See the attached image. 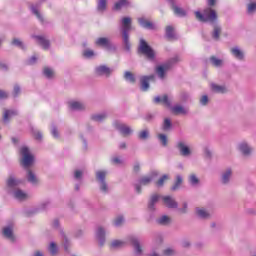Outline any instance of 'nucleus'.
Returning <instances> with one entry per match:
<instances>
[{
  "instance_id": "nucleus-13",
  "label": "nucleus",
  "mask_w": 256,
  "mask_h": 256,
  "mask_svg": "<svg viewBox=\"0 0 256 256\" xmlns=\"http://www.w3.org/2000/svg\"><path fill=\"white\" fill-rule=\"evenodd\" d=\"M138 23L141 27H144V29H155L153 22L146 20L145 18H139Z\"/></svg>"
},
{
  "instance_id": "nucleus-5",
  "label": "nucleus",
  "mask_w": 256,
  "mask_h": 256,
  "mask_svg": "<svg viewBox=\"0 0 256 256\" xmlns=\"http://www.w3.org/2000/svg\"><path fill=\"white\" fill-rule=\"evenodd\" d=\"M171 69V62L156 67V73L160 79H165V73Z\"/></svg>"
},
{
  "instance_id": "nucleus-16",
  "label": "nucleus",
  "mask_w": 256,
  "mask_h": 256,
  "mask_svg": "<svg viewBox=\"0 0 256 256\" xmlns=\"http://www.w3.org/2000/svg\"><path fill=\"white\" fill-rule=\"evenodd\" d=\"M129 5V1L127 0H119L114 4V11H121L123 7H127Z\"/></svg>"
},
{
  "instance_id": "nucleus-48",
  "label": "nucleus",
  "mask_w": 256,
  "mask_h": 256,
  "mask_svg": "<svg viewBox=\"0 0 256 256\" xmlns=\"http://www.w3.org/2000/svg\"><path fill=\"white\" fill-rule=\"evenodd\" d=\"M49 251H50L51 255H55L57 253V244L52 242L50 244Z\"/></svg>"
},
{
  "instance_id": "nucleus-20",
  "label": "nucleus",
  "mask_w": 256,
  "mask_h": 256,
  "mask_svg": "<svg viewBox=\"0 0 256 256\" xmlns=\"http://www.w3.org/2000/svg\"><path fill=\"white\" fill-rule=\"evenodd\" d=\"M232 55L236 57V59H239L240 61L244 59L245 55L243 54V51H241L239 48L235 47L231 49Z\"/></svg>"
},
{
  "instance_id": "nucleus-33",
  "label": "nucleus",
  "mask_w": 256,
  "mask_h": 256,
  "mask_svg": "<svg viewBox=\"0 0 256 256\" xmlns=\"http://www.w3.org/2000/svg\"><path fill=\"white\" fill-rule=\"evenodd\" d=\"M159 197H161V196H159L157 194L152 195L149 206H148L149 209H154L155 204L159 201Z\"/></svg>"
},
{
  "instance_id": "nucleus-55",
  "label": "nucleus",
  "mask_w": 256,
  "mask_h": 256,
  "mask_svg": "<svg viewBox=\"0 0 256 256\" xmlns=\"http://www.w3.org/2000/svg\"><path fill=\"white\" fill-rule=\"evenodd\" d=\"M19 93H21V87H19V85H15L13 89V97H17Z\"/></svg>"
},
{
  "instance_id": "nucleus-38",
  "label": "nucleus",
  "mask_w": 256,
  "mask_h": 256,
  "mask_svg": "<svg viewBox=\"0 0 256 256\" xmlns=\"http://www.w3.org/2000/svg\"><path fill=\"white\" fill-rule=\"evenodd\" d=\"M124 78L126 79V81H129L130 83H135V75H133V73L129 71L125 72Z\"/></svg>"
},
{
  "instance_id": "nucleus-22",
  "label": "nucleus",
  "mask_w": 256,
  "mask_h": 256,
  "mask_svg": "<svg viewBox=\"0 0 256 256\" xmlns=\"http://www.w3.org/2000/svg\"><path fill=\"white\" fill-rule=\"evenodd\" d=\"M172 113H174V115H187V110H185L183 106L178 105L172 108Z\"/></svg>"
},
{
  "instance_id": "nucleus-15",
  "label": "nucleus",
  "mask_w": 256,
  "mask_h": 256,
  "mask_svg": "<svg viewBox=\"0 0 256 256\" xmlns=\"http://www.w3.org/2000/svg\"><path fill=\"white\" fill-rule=\"evenodd\" d=\"M69 107L73 111H83V109H85V105H83V103L77 102V101L70 102Z\"/></svg>"
},
{
  "instance_id": "nucleus-52",
  "label": "nucleus",
  "mask_w": 256,
  "mask_h": 256,
  "mask_svg": "<svg viewBox=\"0 0 256 256\" xmlns=\"http://www.w3.org/2000/svg\"><path fill=\"white\" fill-rule=\"evenodd\" d=\"M12 45H16V47H20V49H23V42H21V40L14 38L12 40Z\"/></svg>"
},
{
  "instance_id": "nucleus-34",
  "label": "nucleus",
  "mask_w": 256,
  "mask_h": 256,
  "mask_svg": "<svg viewBox=\"0 0 256 256\" xmlns=\"http://www.w3.org/2000/svg\"><path fill=\"white\" fill-rule=\"evenodd\" d=\"M165 181H169V175L164 174L157 182V187H163L165 185Z\"/></svg>"
},
{
  "instance_id": "nucleus-10",
  "label": "nucleus",
  "mask_w": 256,
  "mask_h": 256,
  "mask_svg": "<svg viewBox=\"0 0 256 256\" xmlns=\"http://www.w3.org/2000/svg\"><path fill=\"white\" fill-rule=\"evenodd\" d=\"M154 103H162L165 107H171V102L169 101V97L167 95L156 96L154 98Z\"/></svg>"
},
{
  "instance_id": "nucleus-61",
  "label": "nucleus",
  "mask_w": 256,
  "mask_h": 256,
  "mask_svg": "<svg viewBox=\"0 0 256 256\" xmlns=\"http://www.w3.org/2000/svg\"><path fill=\"white\" fill-rule=\"evenodd\" d=\"M101 191H104V193H107V183L106 182H101Z\"/></svg>"
},
{
  "instance_id": "nucleus-41",
  "label": "nucleus",
  "mask_w": 256,
  "mask_h": 256,
  "mask_svg": "<svg viewBox=\"0 0 256 256\" xmlns=\"http://www.w3.org/2000/svg\"><path fill=\"white\" fill-rule=\"evenodd\" d=\"M153 180L152 177H149V176H144L140 179V185H149V183H151V181Z\"/></svg>"
},
{
  "instance_id": "nucleus-28",
  "label": "nucleus",
  "mask_w": 256,
  "mask_h": 256,
  "mask_svg": "<svg viewBox=\"0 0 256 256\" xmlns=\"http://www.w3.org/2000/svg\"><path fill=\"white\" fill-rule=\"evenodd\" d=\"M17 115V111L15 110H5L3 119L4 121H9L10 117H15Z\"/></svg>"
},
{
  "instance_id": "nucleus-21",
  "label": "nucleus",
  "mask_w": 256,
  "mask_h": 256,
  "mask_svg": "<svg viewBox=\"0 0 256 256\" xmlns=\"http://www.w3.org/2000/svg\"><path fill=\"white\" fill-rule=\"evenodd\" d=\"M14 197L19 201H25V199H27L29 196L27 193L23 192V190H16L14 192Z\"/></svg>"
},
{
  "instance_id": "nucleus-24",
  "label": "nucleus",
  "mask_w": 256,
  "mask_h": 256,
  "mask_svg": "<svg viewBox=\"0 0 256 256\" xmlns=\"http://www.w3.org/2000/svg\"><path fill=\"white\" fill-rule=\"evenodd\" d=\"M97 237L100 241V246L103 247V244L105 243V230L103 228H98Z\"/></svg>"
},
{
  "instance_id": "nucleus-42",
  "label": "nucleus",
  "mask_w": 256,
  "mask_h": 256,
  "mask_svg": "<svg viewBox=\"0 0 256 256\" xmlns=\"http://www.w3.org/2000/svg\"><path fill=\"white\" fill-rule=\"evenodd\" d=\"M229 177H231V169H228L223 175H222V183H229Z\"/></svg>"
},
{
  "instance_id": "nucleus-17",
  "label": "nucleus",
  "mask_w": 256,
  "mask_h": 256,
  "mask_svg": "<svg viewBox=\"0 0 256 256\" xmlns=\"http://www.w3.org/2000/svg\"><path fill=\"white\" fill-rule=\"evenodd\" d=\"M131 243L134 246L137 255H141V253H143V249H141V245L139 244V240H137V238H135V237H132L131 238Z\"/></svg>"
},
{
  "instance_id": "nucleus-43",
  "label": "nucleus",
  "mask_w": 256,
  "mask_h": 256,
  "mask_svg": "<svg viewBox=\"0 0 256 256\" xmlns=\"http://www.w3.org/2000/svg\"><path fill=\"white\" fill-rule=\"evenodd\" d=\"M107 9V0H99L98 11H105Z\"/></svg>"
},
{
  "instance_id": "nucleus-6",
  "label": "nucleus",
  "mask_w": 256,
  "mask_h": 256,
  "mask_svg": "<svg viewBox=\"0 0 256 256\" xmlns=\"http://www.w3.org/2000/svg\"><path fill=\"white\" fill-rule=\"evenodd\" d=\"M115 127H116V129H118V131H120V133H122V135L124 137H127V135H131V133H133V130H131V127H129L125 124L116 122Z\"/></svg>"
},
{
  "instance_id": "nucleus-51",
  "label": "nucleus",
  "mask_w": 256,
  "mask_h": 256,
  "mask_svg": "<svg viewBox=\"0 0 256 256\" xmlns=\"http://www.w3.org/2000/svg\"><path fill=\"white\" fill-rule=\"evenodd\" d=\"M189 180L192 185H197V183H199V178H197L195 174L190 175Z\"/></svg>"
},
{
  "instance_id": "nucleus-35",
  "label": "nucleus",
  "mask_w": 256,
  "mask_h": 256,
  "mask_svg": "<svg viewBox=\"0 0 256 256\" xmlns=\"http://www.w3.org/2000/svg\"><path fill=\"white\" fill-rule=\"evenodd\" d=\"M220 35H221V27L214 26V30H213V33H212L213 39L218 41Z\"/></svg>"
},
{
  "instance_id": "nucleus-23",
  "label": "nucleus",
  "mask_w": 256,
  "mask_h": 256,
  "mask_svg": "<svg viewBox=\"0 0 256 256\" xmlns=\"http://www.w3.org/2000/svg\"><path fill=\"white\" fill-rule=\"evenodd\" d=\"M96 45L98 47H109L110 42H109L108 38L100 37L96 40Z\"/></svg>"
},
{
  "instance_id": "nucleus-26",
  "label": "nucleus",
  "mask_w": 256,
  "mask_h": 256,
  "mask_svg": "<svg viewBox=\"0 0 256 256\" xmlns=\"http://www.w3.org/2000/svg\"><path fill=\"white\" fill-rule=\"evenodd\" d=\"M27 179H28L29 183H32L33 185H37V183H39V180H37V176H35L33 174V171H31V170H28Z\"/></svg>"
},
{
  "instance_id": "nucleus-2",
  "label": "nucleus",
  "mask_w": 256,
  "mask_h": 256,
  "mask_svg": "<svg viewBox=\"0 0 256 256\" xmlns=\"http://www.w3.org/2000/svg\"><path fill=\"white\" fill-rule=\"evenodd\" d=\"M131 31V18L124 17L122 18V35H123V43L129 51L131 49V44L129 43V32Z\"/></svg>"
},
{
  "instance_id": "nucleus-1",
  "label": "nucleus",
  "mask_w": 256,
  "mask_h": 256,
  "mask_svg": "<svg viewBox=\"0 0 256 256\" xmlns=\"http://www.w3.org/2000/svg\"><path fill=\"white\" fill-rule=\"evenodd\" d=\"M196 19L201 21L202 23H215L217 20V11L213 10L212 8H206L203 14L199 11L195 12Z\"/></svg>"
},
{
  "instance_id": "nucleus-63",
  "label": "nucleus",
  "mask_w": 256,
  "mask_h": 256,
  "mask_svg": "<svg viewBox=\"0 0 256 256\" xmlns=\"http://www.w3.org/2000/svg\"><path fill=\"white\" fill-rule=\"evenodd\" d=\"M208 7H215V4L217 3V0H208Z\"/></svg>"
},
{
  "instance_id": "nucleus-53",
  "label": "nucleus",
  "mask_w": 256,
  "mask_h": 256,
  "mask_svg": "<svg viewBox=\"0 0 256 256\" xmlns=\"http://www.w3.org/2000/svg\"><path fill=\"white\" fill-rule=\"evenodd\" d=\"M256 11V2L248 4V13H255Z\"/></svg>"
},
{
  "instance_id": "nucleus-46",
  "label": "nucleus",
  "mask_w": 256,
  "mask_h": 256,
  "mask_svg": "<svg viewBox=\"0 0 256 256\" xmlns=\"http://www.w3.org/2000/svg\"><path fill=\"white\" fill-rule=\"evenodd\" d=\"M158 139L161 141L164 147H167V136L165 134H159Z\"/></svg>"
},
{
  "instance_id": "nucleus-36",
  "label": "nucleus",
  "mask_w": 256,
  "mask_h": 256,
  "mask_svg": "<svg viewBox=\"0 0 256 256\" xmlns=\"http://www.w3.org/2000/svg\"><path fill=\"white\" fill-rule=\"evenodd\" d=\"M181 183H183V178L181 176H177L176 182L171 188L172 191H177V189H179V187L181 186Z\"/></svg>"
},
{
  "instance_id": "nucleus-18",
  "label": "nucleus",
  "mask_w": 256,
  "mask_h": 256,
  "mask_svg": "<svg viewBox=\"0 0 256 256\" xmlns=\"http://www.w3.org/2000/svg\"><path fill=\"white\" fill-rule=\"evenodd\" d=\"M38 43L43 47V49H49V40L45 39L43 36H35Z\"/></svg>"
},
{
  "instance_id": "nucleus-37",
  "label": "nucleus",
  "mask_w": 256,
  "mask_h": 256,
  "mask_svg": "<svg viewBox=\"0 0 256 256\" xmlns=\"http://www.w3.org/2000/svg\"><path fill=\"white\" fill-rule=\"evenodd\" d=\"M196 213L201 219H207V217H209V213L205 211V209H197Z\"/></svg>"
},
{
  "instance_id": "nucleus-27",
  "label": "nucleus",
  "mask_w": 256,
  "mask_h": 256,
  "mask_svg": "<svg viewBox=\"0 0 256 256\" xmlns=\"http://www.w3.org/2000/svg\"><path fill=\"white\" fill-rule=\"evenodd\" d=\"M124 246H125V242L120 240H114L110 244V249H120V247H124Z\"/></svg>"
},
{
  "instance_id": "nucleus-4",
  "label": "nucleus",
  "mask_w": 256,
  "mask_h": 256,
  "mask_svg": "<svg viewBox=\"0 0 256 256\" xmlns=\"http://www.w3.org/2000/svg\"><path fill=\"white\" fill-rule=\"evenodd\" d=\"M21 155L23 156L21 160V165L22 167H25V169L31 167L33 165V155L29 153V148L27 147H22L20 150Z\"/></svg>"
},
{
  "instance_id": "nucleus-8",
  "label": "nucleus",
  "mask_w": 256,
  "mask_h": 256,
  "mask_svg": "<svg viewBox=\"0 0 256 256\" xmlns=\"http://www.w3.org/2000/svg\"><path fill=\"white\" fill-rule=\"evenodd\" d=\"M168 1L171 2L174 15H177L178 17H185V15H187V12L185 11V9L175 5V2H173V0H168Z\"/></svg>"
},
{
  "instance_id": "nucleus-54",
  "label": "nucleus",
  "mask_w": 256,
  "mask_h": 256,
  "mask_svg": "<svg viewBox=\"0 0 256 256\" xmlns=\"http://www.w3.org/2000/svg\"><path fill=\"white\" fill-rule=\"evenodd\" d=\"M32 13L36 15L37 19L43 23V16H41V13H39V10L36 8H32Z\"/></svg>"
},
{
  "instance_id": "nucleus-50",
  "label": "nucleus",
  "mask_w": 256,
  "mask_h": 256,
  "mask_svg": "<svg viewBox=\"0 0 256 256\" xmlns=\"http://www.w3.org/2000/svg\"><path fill=\"white\" fill-rule=\"evenodd\" d=\"M93 55H95V52H93V50H85L83 52V56L86 57V59H91Z\"/></svg>"
},
{
  "instance_id": "nucleus-7",
  "label": "nucleus",
  "mask_w": 256,
  "mask_h": 256,
  "mask_svg": "<svg viewBox=\"0 0 256 256\" xmlns=\"http://www.w3.org/2000/svg\"><path fill=\"white\" fill-rule=\"evenodd\" d=\"M140 81H141L142 91H148L149 90V81H155V76L154 75L143 76Z\"/></svg>"
},
{
  "instance_id": "nucleus-64",
  "label": "nucleus",
  "mask_w": 256,
  "mask_h": 256,
  "mask_svg": "<svg viewBox=\"0 0 256 256\" xmlns=\"http://www.w3.org/2000/svg\"><path fill=\"white\" fill-rule=\"evenodd\" d=\"M52 135L53 137H59V132L57 131V128L52 129Z\"/></svg>"
},
{
  "instance_id": "nucleus-44",
  "label": "nucleus",
  "mask_w": 256,
  "mask_h": 256,
  "mask_svg": "<svg viewBox=\"0 0 256 256\" xmlns=\"http://www.w3.org/2000/svg\"><path fill=\"white\" fill-rule=\"evenodd\" d=\"M107 116L105 114H96L92 116L93 121L101 122L103 121Z\"/></svg>"
},
{
  "instance_id": "nucleus-39",
  "label": "nucleus",
  "mask_w": 256,
  "mask_h": 256,
  "mask_svg": "<svg viewBox=\"0 0 256 256\" xmlns=\"http://www.w3.org/2000/svg\"><path fill=\"white\" fill-rule=\"evenodd\" d=\"M7 185L8 187H17V185H19V181L15 180L13 177H9L7 180Z\"/></svg>"
},
{
  "instance_id": "nucleus-49",
  "label": "nucleus",
  "mask_w": 256,
  "mask_h": 256,
  "mask_svg": "<svg viewBox=\"0 0 256 256\" xmlns=\"http://www.w3.org/2000/svg\"><path fill=\"white\" fill-rule=\"evenodd\" d=\"M171 128V120L168 118L164 119L163 129L164 131H167V129Z\"/></svg>"
},
{
  "instance_id": "nucleus-57",
  "label": "nucleus",
  "mask_w": 256,
  "mask_h": 256,
  "mask_svg": "<svg viewBox=\"0 0 256 256\" xmlns=\"http://www.w3.org/2000/svg\"><path fill=\"white\" fill-rule=\"evenodd\" d=\"M164 255H166V256L175 255V250H173L171 248H167L166 250H164Z\"/></svg>"
},
{
  "instance_id": "nucleus-3",
  "label": "nucleus",
  "mask_w": 256,
  "mask_h": 256,
  "mask_svg": "<svg viewBox=\"0 0 256 256\" xmlns=\"http://www.w3.org/2000/svg\"><path fill=\"white\" fill-rule=\"evenodd\" d=\"M138 52L142 55H145L147 59H155V52L153 51V48L147 44V41L144 39H140V45L138 47Z\"/></svg>"
},
{
  "instance_id": "nucleus-32",
  "label": "nucleus",
  "mask_w": 256,
  "mask_h": 256,
  "mask_svg": "<svg viewBox=\"0 0 256 256\" xmlns=\"http://www.w3.org/2000/svg\"><path fill=\"white\" fill-rule=\"evenodd\" d=\"M157 223L159 225H169V223H171V218H169V216H162L157 220Z\"/></svg>"
},
{
  "instance_id": "nucleus-45",
  "label": "nucleus",
  "mask_w": 256,
  "mask_h": 256,
  "mask_svg": "<svg viewBox=\"0 0 256 256\" xmlns=\"http://www.w3.org/2000/svg\"><path fill=\"white\" fill-rule=\"evenodd\" d=\"M124 219H123V216H118L115 220H114V225L116 227H121V225H123L124 223Z\"/></svg>"
},
{
  "instance_id": "nucleus-60",
  "label": "nucleus",
  "mask_w": 256,
  "mask_h": 256,
  "mask_svg": "<svg viewBox=\"0 0 256 256\" xmlns=\"http://www.w3.org/2000/svg\"><path fill=\"white\" fill-rule=\"evenodd\" d=\"M82 175H83V172H81V170H76L74 177L75 179H81Z\"/></svg>"
},
{
  "instance_id": "nucleus-25",
  "label": "nucleus",
  "mask_w": 256,
  "mask_h": 256,
  "mask_svg": "<svg viewBox=\"0 0 256 256\" xmlns=\"http://www.w3.org/2000/svg\"><path fill=\"white\" fill-rule=\"evenodd\" d=\"M211 88H212V91H214V93H227V88H225V86L212 84Z\"/></svg>"
},
{
  "instance_id": "nucleus-31",
  "label": "nucleus",
  "mask_w": 256,
  "mask_h": 256,
  "mask_svg": "<svg viewBox=\"0 0 256 256\" xmlns=\"http://www.w3.org/2000/svg\"><path fill=\"white\" fill-rule=\"evenodd\" d=\"M210 61H211L212 65H214V67H221V65H223V60H221L215 56H211Z\"/></svg>"
},
{
  "instance_id": "nucleus-29",
  "label": "nucleus",
  "mask_w": 256,
  "mask_h": 256,
  "mask_svg": "<svg viewBox=\"0 0 256 256\" xmlns=\"http://www.w3.org/2000/svg\"><path fill=\"white\" fill-rule=\"evenodd\" d=\"M105 177H107V172L103 170L96 172V179L97 181H100V183L105 182Z\"/></svg>"
},
{
  "instance_id": "nucleus-9",
  "label": "nucleus",
  "mask_w": 256,
  "mask_h": 256,
  "mask_svg": "<svg viewBox=\"0 0 256 256\" xmlns=\"http://www.w3.org/2000/svg\"><path fill=\"white\" fill-rule=\"evenodd\" d=\"M162 199L166 207H169V209H177V201H175V199H173L171 196H164Z\"/></svg>"
},
{
  "instance_id": "nucleus-30",
  "label": "nucleus",
  "mask_w": 256,
  "mask_h": 256,
  "mask_svg": "<svg viewBox=\"0 0 256 256\" xmlns=\"http://www.w3.org/2000/svg\"><path fill=\"white\" fill-rule=\"evenodd\" d=\"M239 149L243 155H249L251 153V148L245 143L240 144Z\"/></svg>"
},
{
  "instance_id": "nucleus-14",
  "label": "nucleus",
  "mask_w": 256,
  "mask_h": 256,
  "mask_svg": "<svg viewBox=\"0 0 256 256\" xmlns=\"http://www.w3.org/2000/svg\"><path fill=\"white\" fill-rule=\"evenodd\" d=\"M3 235L6 237V239H9L10 241H15V236L13 235V227H5L3 229Z\"/></svg>"
},
{
  "instance_id": "nucleus-59",
  "label": "nucleus",
  "mask_w": 256,
  "mask_h": 256,
  "mask_svg": "<svg viewBox=\"0 0 256 256\" xmlns=\"http://www.w3.org/2000/svg\"><path fill=\"white\" fill-rule=\"evenodd\" d=\"M9 97V94L3 90H0V99H7Z\"/></svg>"
},
{
  "instance_id": "nucleus-40",
  "label": "nucleus",
  "mask_w": 256,
  "mask_h": 256,
  "mask_svg": "<svg viewBox=\"0 0 256 256\" xmlns=\"http://www.w3.org/2000/svg\"><path fill=\"white\" fill-rule=\"evenodd\" d=\"M45 77H47L48 79H53L55 73L51 70V68H44V71H43Z\"/></svg>"
},
{
  "instance_id": "nucleus-62",
  "label": "nucleus",
  "mask_w": 256,
  "mask_h": 256,
  "mask_svg": "<svg viewBox=\"0 0 256 256\" xmlns=\"http://www.w3.org/2000/svg\"><path fill=\"white\" fill-rule=\"evenodd\" d=\"M29 65H33L34 63H37V57L36 56H32L29 61H28Z\"/></svg>"
},
{
  "instance_id": "nucleus-12",
  "label": "nucleus",
  "mask_w": 256,
  "mask_h": 256,
  "mask_svg": "<svg viewBox=\"0 0 256 256\" xmlns=\"http://www.w3.org/2000/svg\"><path fill=\"white\" fill-rule=\"evenodd\" d=\"M96 75H106V77H109L111 75V68L102 65L96 68Z\"/></svg>"
},
{
  "instance_id": "nucleus-47",
  "label": "nucleus",
  "mask_w": 256,
  "mask_h": 256,
  "mask_svg": "<svg viewBox=\"0 0 256 256\" xmlns=\"http://www.w3.org/2000/svg\"><path fill=\"white\" fill-rule=\"evenodd\" d=\"M139 139L145 140L149 137V131L143 130L138 134Z\"/></svg>"
},
{
  "instance_id": "nucleus-11",
  "label": "nucleus",
  "mask_w": 256,
  "mask_h": 256,
  "mask_svg": "<svg viewBox=\"0 0 256 256\" xmlns=\"http://www.w3.org/2000/svg\"><path fill=\"white\" fill-rule=\"evenodd\" d=\"M177 147L180 151V155H183V157L191 155V150L183 142H178Z\"/></svg>"
},
{
  "instance_id": "nucleus-56",
  "label": "nucleus",
  "mask_w": 256,
  "mask_h": 256,
  "mask_svg": "<svg viewBox=\"0 0 256 256\" xmlns=\"http://www.w3.org/2000/svg\"><path fill=\"white\" fill-rule=\"evenodd\" d=\"M33 137L36 139V141H41V139H43L41 132H33Z\"/></svg>"
},
{
  "instance_id": "nucleus-19",
  "label": "nucleus",
  "mask_w": 256,
  "mask_h": 256,
  "mask_svg": "<svg viewBox=\"0 0 256 256\" xmlns=\"http://www.w3.org/2000/svg\"><path fill=\"white\" fill-rule=\"evenodd\" d=\"M166 37L170 41H173V39H176V37H175V28H173V26H167L166 27Z\"/></svg>"
},
{
  "instance_id": "nucleus-58",
  "label": "nucleus",
  "mask_w": 256,
  "mask_h": 256,
  "mask_svg": "<svg viewBox=\"0 0 256 256\" xmlns=\"http://www.w3.org/2000/svg\"><path fill=\"white\" fill-rule=\"evenodd\" d=\"M200 103L202 105H206L207 103H209V97H207V95L202 96V98L200 99Z\"/></svg>"
}]
</instances>
